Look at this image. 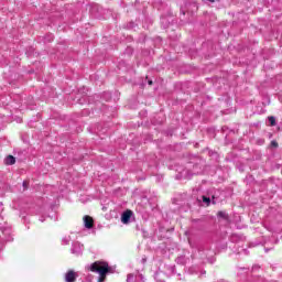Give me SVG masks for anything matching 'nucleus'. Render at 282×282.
Here are the masks:
<instances>
[{
    "label": "nucleus",
    "instance_id": "f257e3e1",
    "mask_svg": "<svg viewBox=\"0 0 282 282\" xmlns=\"http://www.w3.org/2000/svg\"><path fill=\"white\" fill-rule=\"evenodd\" d=\"M88 270L90 272L99 274L97 282H105V280L107 279V274L111 272V267H109V262L107 261H95L90 264Z\"/></svg>",
    "mask_w": 282,
    "mask_h": 282
},
{
    "label": "nucleus",
    "instance_id": "f03ea898",
    "mask_svg": "<svg viewBox=\"0 0 282 282\" xmlns=\"http://www.w3.org/2000/svg\"><path fill=\"white\" fill-rule=\"evenodd\" d=\"M131 217H133V212L131 209H127L126 212H123V214L121 215V221L123 224H129V221H131Z\"/></svg>",
    "mask_w": 282,
    "mask_h": 282
},
{
    "label": "nucleus",
    "instance_id": "7ed1b4c3",
    "mask_svg": "<svg viewBox=\"0 0 282 282\" xmlns=\"http://www.w3.org/2000/svg\"><path fill=\"white\" fill-rule=\"evenodd\" d=\"M78 274L74 270L67 271L65 274V281L66 282H76Z\"/></svg>",
    "mask_w": 282,
    "mask_h": 282
},
{
    "label": "nucleus",
    "instance_id": "20e7f679",
    "mask_svg": "<svg viewBox=\"0 0 282 282\" xmlns=\"http://www.w3.org/2000/svg\"><path fill=\"white\" fill-rule=\"evenodd\" d=\"M84 224L85 228H88V230H91L94 228V218L91 216H84Z\"/></svg>",
    "mask_w": 282,
    "mask_h": 282
},
{
    "label": "nucleus",
    "instance_id": "39448f33",
    "mask_svg": "<svg viewBox=\"0 0 282 282\" xmlns=\"http://www.w3.org/2000/svg\"><path fill=\"white\" fill-rule=\"evenodd\" d=\"M4 164L7 166H12L13 164H17V159L12 155H8L6 159H4Z\"/></svg>",
    "mask_w": 282,
    "mask_h": 282
},
{
    "label": "nucleus",
    "instance_id": "423d86ee",
    "mask_svg": "<svg viewBox=\"0 0 282 282\" xmlns=\"http://www.w3.org/2000/svg\"><path fill=\"white\" fill-rule=\"evenodd\" d=\"M217 217H220V219H228V214L226 212H218Z\"/></svg>",
    "mask_w": 282,
    "mask_h": 282
},
{
    "label": "nucleus",
    "instance_id": "0eeeda50",
    "mask_svg": "<svg viewBox=\"0 0 282 282\" xmlns=\"http://www.w3.org/2000/svg\"><path fill=\"white\" fill-rule=\"evenodd\" d=\"M269 122H270L271 127L276 126V119L274 117H269Z\"/></svg>",
    "mask_w": 282,
    "mask_h": 282
},
{
    "label": "nucleus",
    "instance_id": "6e6552de",
    "mask_svg": "<svg viewBox=\"0 0 282 282\" xmlns=\"http://www.w3.org/2000/svg\"><path fill=\"white\" fill-rule=\"evenodd\" d=\"M271 149H279V142L276 141H271V144H270Z\"/></svg>",
    "mask_w": 282,
    "mask_h": 282
},
{
    "label": "nucleus",
    "instance_id": "1a4fd4ad",
    "mask_svg": "<svg viewBox=\"0 0 282 282\" xmlns=\"http://www.w3.org/2000/svg\"><path fill=\"white\" fill-rule=\"evenodd\" d=\"M22 186H23L24 191H28V188H30V182L23 181Z\"/></svg>",
    "mask_w": 282,
    "mask_h": 282
},
{
    "label": "nucleus",
    "instance_id": "9d476101",
    "mask_svg": "<svg viewBox=\"0 0 282 282\" xmlns=\"http://www.w3.org/2000/svg\"><path fill=\"white\" fill-rule=\"evenodd\" d=\"M203 202L207 204V206H210V198L203 196Z\"/></svg>",
    "mask_w": 282,
    "mask_h": 282
},
{
    "label": "nucleus",
    "instance_id": "9b49d317",
    "mask_svg": "<svg viewBox=\"0 0 282 282\" xmlns=\"http://www.w3.org/2000/svg\"><path fill=\"white\" fill-rule=\"evenodd\" d=\"M148 85H153V80H149V82H148Z\"/></svg>",
    "mask_w": 282,
    "mask_h": 282
},
{
    "label": "nucleus",
    "instance_id": "f8f14e48",
    "mask_svg": "<svg viewBox=\"0 0 282 282\" xmlns=\"http://www.w3.org/2000/svg\"><path fill=\"white\" fill-rule=\"evenodd\" d=\"M210 3H215V1H217V0H208Z\"/></svg>",
    "mask_w": 282,
    "mask_h": 282
}]
</instances>
